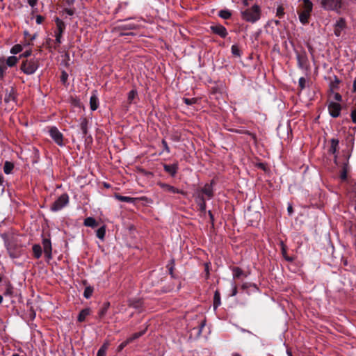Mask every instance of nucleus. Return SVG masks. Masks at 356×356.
Returning <instances> with one entry per match:
<instances>
[{"mask_svg":"<svg viewBox=\"0 0 356 356\" xmlns=\"http://www.w3.org/2000/svg\"><path fill=\"white\" fill-rule=\"evenodd\" d=\"M7 70V66L5 63H0V79H3Z\"/></svg>","mask_w":356,"mask_h":356,"instance_id":"obj_46","label":"nucleus"},{"mask_svg":"<svg viewBox=\"0 0 356 356\" xmlns=\"http://www.w3.org/2000/svg\"><path fill=\"white\" fill-rule=\"evenodd\" d=\"M347 165H348L347 163H344V165L342 168L341 172L340 178L342 181H345L347 179V175H348Z\"/></svg>","mask_w":356,"mask_h":356,"instance_id":"obj_41","label":"nucleus"},{"mask_svg":"<svg viewBox=\"0 0 356 356\" xmlns=\"http://www.w3.org/2000/svg\"><path fill=\"white\" fill-rule=\"evenodd\" d=\"M130 343L127 339L121 343L118 347V352H121Z\"/></svg>","mask_w":356,"mask_h":356,"instance_id":"obj_50","label":"nucleus"},{"mask_svg":"<svg viewBox=\"0 0 356 356\" xmlns=\"http://www.w3.org/2000/svg\"><path fill=\"white\" fill-rule=\"evenodd\" d=\"M306 79L305 77H300L298 81V87L300 90H303L305 88Z\"/></svg>","mask_w":356,"mask_h":356,"instance_id":"obj_47","label":"nucleus"},{"mask_svg":"<svg viewBox=\"0 0 356 356\" xmlns=\"http://www.w3.org/2000/svg\"><path fill=\"white\" fill-rule=\"evenodd\" d=\"M109 342L108 341H105L100 348L98 350L97 356H106V351L109 346Z\"/></svg>","mask_w":356,"mask_h":356,"instance_id":"obj_26","label":"nucleus"},{"mask_svg":"<svg viewBox=\"0 0 356 356\" xmlns=\"http://www.w3.org/2000/svg\"><path fill=\"white\" fill-rule=\"evenodd\" d=\"M237 286H234L233 287V289H232V296H234L237 294Z\"/></svg>","mask_w":356,"mask_h":356,"instance_id":"obj_63","label":"nucleus"},{"mask_svg":"<svg viewBox=\"0 0 356 356\" xmlns=\"http://www.w3.org/2000/svg\"><path fill=\"white\" fill-rule=\"evenodd\" d=\"M205 323H206V321H205V320H203V321L200 323V325H199V328H201V329H202V330H203V328H204V326H205Z\"/></svg>","mask_w":356,"mask_h":356,"instance_id":"obj_64","label":"nucleus"},{"mask_svg":"<svg viewBox=\"0 0 356 356\" xmlns=\"http://www.w3.org/2000/svg\"><path fill=\"white\" fill-rule=\"evenodd\" d=\"M313 9V3L310 0H302L300 10H298L299 20L303 24L306 25L309 22V18Z\"/></svg>","mask_w":356,"mask_h":356,"instance_id":"obj_2","label":"nucleus"},{"mask_svg":"<svg viewBox=\"0 0 356 356\" xmlns=\"http://www.w3.org/2000/svg\"><path fill=\"white\" fill-rule=\"evenodd\" d=\"M55 23L56 25V29L55 31V42L59 45L62 41L61 38L63 36V34L64 33L65 29H66V24L65 23L60 19L59 17H55Z\"/></svg>","mask_w":356,"mask_h":356,"instance_id":"obj_4","label":"nucleus"},{"mask_svg":"<svg viewBox=\"0 0 356 356\" xmlns=\"http://www.w3.org/2000/svg\"><path fill=\"white\" fill-rule=\"evenodd\" d=\"M183 102L188 106L193 105L197 102V98H183Z\"/></svg>","mask_w":356,"mask_h":356,"instance_id":"obj_44","label":"nucleus"},{"mask_svg":"<svg viewBox=\"0 0 356 356\" xmlns=\"http://www.w3.org/2000/svg\"><path fill=\"white\" fill-rule=\"evenodd\" d=\"M284 9L282 6H279L277 8L276 11V16L278 17L280 19H282L284 15Z\"/></svg>","mask_w":356,"mask_h":356,"instance_id":"obj_45","label":"nucleus"},{"mask_svg":"<svg viewBox=\"0 0 356 356\" xmlns=\"http://www.w3.org/2000/svg\"><path fill=\"white\" fill-rule=\"evenodd\" d=\"M287 211L289 213V215H292L293 212V207L291 204H289L287 207Z\"/></svg>","mask_w":356,"mask_h":356,"instance_id":"obj_62","label":"nucleus"},{"mask_svg":"<svg viewBox=\"0 0 356 356\" xmlns=\"http://www.w3.org/2000/svg\"><path fill=\"white\" fill-rule=\"evenodd\" d=\"M297 61L298 66L299 68L305 70L308 69L309 60L307 58V53L305 51L297 53Z\"/></svg>","mask_w":356,"mask_h":356,"instance_id":"obj_8","label":"nucleus"},{"mask_svg":"<svg viewBox=\"0 0 356 356\" xmlns=\"http://www.w3.org/2000/svg\"><path fill=\"white\" fill-rule=\"evenodd\" d=\"M138 96L136 90H131L128 93L127 101L129 104L133 103L134 99Z\"/></svg>","mask_w":356,"mask_h":356,"instance_id":"obj_35","label":"nucleus"},{"mask_svg":"<svg viewBox=\"0 0 356 356\" xmlns=\"http://www.w3.org/2000/svg\"><path fill=\"white\" fill-rule=\"evenodd\" d=\"M208 214H209V216L210 218V222L211 224V226L213 227H214V216L211 211H208Z\"/></svg>","mask_w":356,"mask_h":356,"instance_id":"obj_55","label":"nucleus"},{"mask_svg":"<svg viewBox=\"0 0 356 356\" xmlns=\"http://www.w3.org/2000/svg\"><path fill=\"white\" fill-rule=\"evenodd\" d=\"M120 28L124 30H134L137 28V25L133 23H125L122 24Z\"/></svg>","mask_w":356,"mask_h":356,"instance_id":"obj_40","label":"nucleus"},{"mask_svg":"<svg viewBox=\"0 0 356 356\" xmlns=\"http://www.w3.org/2000/svg\"><path fill=\"white\" fill-rule=\"evenodd\" d=\"M92 311L89 307L82 309L77 316V321L80 323L84 322L86 319V317L90 315Z\"/></svg>","mask_w":356,"mask_h":356,"instance_id":"obj_20","label":"nucleus"},{"mask_svg":"<svg viewBox=\"0 0 356 356\" xmlns=\"http://www.w3.org/2000/svg\"><path fill=\"white\" fill-rule=\"evenodd\" d=\"M22 51V47L21 44H15L14 45L11 49L10 53L13 54H17Z\"/></svg>","mask_w":356,"mask_h":356,"instance_id":"obj_43","label":"nucleus"},{"mask_svg":"<svg viewBox=\"0 0 356 356\" xmlns=\"http://www.w3.org/2000/svg\"><path fill=\"white\" fill-rule=\"evenodd\" d=\"M218 15L222 19H228L231 17L232 13L228 10H221L219 11Z\"/></svg>","mask_w":356,"mask_h":356,"instance_id":"obj_36","label":"nucleus"},{"mask_svg":"<svg viewBox=\"0 0 356 356\" xmlns=\"http://www.w3.org/2000/svg\"><path fill=\"white\" fill-rule=\"evenodd\" d=\"M322 8L325 10L339 11L342 6L341 0H321Z\"/></svg>","mask_w":356,"mask_h":356,"instance_id":"obj_6","label":"nucleus"},{"mask_svg":"<svg viewBox=\"0 0 356 356\" xmlns=\"http://www.w3.org/2000/svg\"><path fill=\"white\" fill-rule=\"evenodd\" d=\"M175 259H172L169 261V262L166 266L167 268L168 269L169 274L170 275L172 278H176V276L174 273L175 264Z\"/></svg>","mask_w":356,"mask_h":356,"instance_id":"obj_29","label":"nucleus"},{"mask_svg":"<svg viewBox=\"0 0 356 356\" xmlns=\"http://www.w3.org/2000/svg\"><path fill=\"white\" fill-rule=\"evenodd\" d=\"M341 110V106L339 103L332 102L328 104V111L332 118L339 117Z\"/></svg>","mask_w":356,"mask_h":356,"instance_id":"obj_12","label":"nucleus"},{"mask_svg":"<svg viewBox=\"0 0 356 356\" xmlns=\"http://www.w3.org/2000/svg\"><path fill=\"white\" fill-rule=\"evenodd\" d=\"M282 254L283 257L287 261L292 262L293 261V257H289V256L287 255L286 248V247L284 245L282 247Z\"/></svg>","mask_w":356,"mask_h":356,"instance_id":"obj_42","label":"nucleus"},{"mask_svg":"<svg viewBox=\"0 0 356 356\" xmlns=\"http://www.w3.org/2000/svg\"><path fill=\"white\" fill-rule=\"evenodd\" d=\"M109 307H110V302H106L104 303V305H102V307H101V309L98 312V316H97V318L99 320L102 319L104 317V316L106 315V314L108 312V309Z\"/></svg>","mask_w":356,"mask_h":356,"instance_id":"obj_21","label":"nucleus"},{"mask_svg":"<svg viewBox=\"0 0 356 356\" xmlns=\"http://www.w3.org/2000/svg\"><path fill=\"white\" fill-rule=\"evenodd\" d=\"M157 185L161 188L163 189L164 191H166V192H169V193H177V194H182V195H184L185 193L181 191V190H179L168 184H165V183H163V182H161V181H159L157 182Z\"/></svg>","mask_w":356,"mask_h":356,"instance_id":"obj_11","label":"nucleus"},{"mask_svg":"<svg viewBox=\"0 0 356 356\" xmlns=\"http://www.w3.org/2000/svg\"><path fill=\"white\" fill-rule=\"evenodd\" d=\"M80 129L81 130L83 136H86L88 134V120L84 118L81 120L80 123Z\"/></svg>","mask_w":356,"mask_h":356,"instance_id":"obj_23","label":"nucleus"},{"mask_svg":"<svg viewBox=\"0 0 356 356\" xmlns=\"http://www.w3.org/2000/svg\"><path fill=\"white\" fill-rule=\"evenodd\" d=\"M49 134L53 140L59 146H63V134L58 130L56 127H51L49 130Z\"/></svg>","mask_w":356,"mask_h":356,"instance_id":"obj_7","label":"nucleus"},{"mask_svg":"<svg viewBox=\"0 0 356 356\" xmlns=\"http://www.w3.org/2000/svg\"><path fill=\"white\" fill-rule=\"evenodd\" d=\"M14 99H15V97L11 92L9 94H6L4 97V102L6 103L9 102L10 100H14Z\"/></svg>","mask_w":356,"mask_h":356,"instance_id":"obj_51","label":"nucleus"},{"mask_svg":"<svg viewBox=\"0 0 356 356\" xmlns=\"http://www.w3.org/2000/svg\"><path fill=\"white\" fill-rule=\"evenodd\" d=\"M351 119L353 123L356 124V108H354L350 114Z\"/></svg>","mask_w":356,"mask_h":356,"instance_id":"obj_54","label":"nucleus"},{"mask_svg":"<svg viewBox=\"0 0 356 356\" xmlns=\"http://www.w3.org/2000/svg\"><path fill=\"white\" fill-rule=\"evenodd\" d=\"M105 234H106V229L104 226L99 227L97 230L96 236L99 239L103 240L105 237Z\"/></svg>","mask_w":356,"mask_h":356,"instance_id":"obj_38","label":"nucleus"},{"mask_svg":"<svg viewBox=\"0 0 356 356\" xmlns=\"http://www.w3.org/2000/svg\"><path fill=\"white\" fill-rule=\"evenodd\" d=\"M42 245L45 257L48 260L51 259L52 258V247L50 238H44L42 239Z\"/></svg>","mask_w":356,"mask_h":356,"instance_id":"obj_10","label":"nucleus"},{"mask_svg":"<svg viewBox=\"0 0 356 356\" xmlns=\"http://www.w3.org/2000/svg\"><path fill=\"white\" fill-rule=\"evenodd\" d=\"M115 197L119 201L123 202L134 203L135 201V198H134V197L122 196V195H118V194L115 195Z\"/></svg>","mask_w":356,"mask_h":356,"instance_id":"obj_31","label":"nucleus"},{"mask_svg":"<svg viewBox=\"0 0 356 356\" xmlns=\"http://www.w3.org/2000/svg\"><path fill=\"white\" fill-rule=\"evenodd\" d=\"M13 287L10 282H6L5 285V289L3 291L4 296H11L13 294Z\"/></svg>","mask_w":356,"mask_h":356,"instance_id":"obj_34","label":"nucleus"},{"mask_svg":"<svg viewBox=\"0 0 356 356\" xmlns=\"http://www.w3.org/2000/svg\"><path fill=\"white\" fill-rule=\"evenodd\" d=\"M234 279L240 278L241 276H246L244 271L239 267H234L232 268Z\"/></svg>","mask_w":356,"mask_h":356,"instance_id":"obj_28","label":"nucleus"},{"mask_svg":"<svg viewBox=\"0 0 356 356\" xmlns=\"http://www.w3.org/2000/svg\"><path fill=\"white\" fill-rule=\"evenodd\" d=\"M196 203L199 207V210L200 212L205 213H206V199L202 194L198 193L196 197Z\"/></svg>","mask_w":356,"mask_h":356,"instance_id":"obj_17","label":"nucleus"},{"mask_svg":"<svg viewBox=\"0 0 356 356\" xmlns=\"http://www.w3.org/2000/svg\"><path fill=\"white\" fill-rule=\"evenodd\" d=\"M140 172L146 176H153V173L144 169H140Z\"/></svg>","mask_w":356,"mask_h":356,"instance_id":"obj_57","label":"nucleus"},{"mask_svg":"<svg viewBox=\"0 0 356 356\" xmlns=\"http://www.w3.org/2000/svg\"><path fill=\"white\" fill-rule=\"evenodd\" d=\"M236 132L238 133V134H247L248 136H250L254 140H257L256 135L254 134L251 133L250 131H249L248 130H246V131L237 130V131H236Z\"/></svg>","mask_w":356,"mask_h":356,"instance_id":"obj_48","label":"nucleus"},{"mask_svg":"<svg viewBox=\"0 0 356 356\" xmlns=\"http://www.w3.org/2000/svg\"><path fill=\"white\" fill-rule=\"evenodd\" d=\"M163 169L164 170L168 172L171 177H174L179 169V165L177 163H173L172 165H168L166 163H163Z\"/></svg>","mask_w":356,"mask_h":356,"instance_id":"obj_15","label":"nucleus"},{"mask_svg":"<svg viewBox=\"0 0 356 356\" xmlns=\"http://www.w3.org/2000/svg\"><path fill=\"white\" fill-rule=\"evenodd\" d=\"M346 22L345 19L340 18L334 24V33L337 37L341 35V31L346 28Z\"/></svg>","mask_w":356,"mask_h":356,"instance_id":"obj_14","label":"nucleus"},{"mask_svg":"<svg viewBox=\"0 0 356 356\" xmlns=\"http://www.w3.org/2000/svg\"><path fill=\"white\" fill-rule=\"evenodd\" d=\"M85 138V143H90L92 142V138L91 135H87L86 136H83Z\"/></svg>","mask_w":356,"mask_h":356,"instance_id":"obj_58","label":"nucleus"},{"mask_svg":"<svg viewBox=\"0 0 356 356\" xmlns=\"http://www.w3.org/2000/svg\"><path fill=\"white\" fill-rule=\"evenodd\" d=\"M18 61V58L15 56H9L6 61V65L8 67H13L15 66Z\"/></svg>","mask_w":356,"mask_h":356,"instance_id":"obj_32","label":"nucleus"},{"mask_svg":"<svg viewBox=\"0 0 356 356\" xmlns=\"http://www.w3.org/2000/svg\"><path fill=\"white\" fill-rule=\"evenodd\" d=\"M44 20V17L42 15H37L35 17V22L38 24H41Z\"/></svg>","mask_w":356,"mask_h":356,"instance_id":"obj_53","label":"nucleus"},{"mask_svg":"<svg viewBox=\"0 0 356 356\" xmlns=\"http://www.w3.org/2000/svg\"><path fill=\"white\" fill-rule=\"evenodd\" d=\"M334 98L337 102L342 101V96L338 92L334 94Z\"/></svg>","mask_w":356,"mask_h":356,"instance_id":"obj_60","label":"nucleus"},{"mask_svg":"<svg viewBox=\"0 0 356 356\" xmlns=\"http://www.w3.org/2000/svg\"><path fill=\"white\" fill-rule=\"evenodd\" d=\"M63 11L69 15H73L74 14V10L71 8H64Z\"/></svg>","mask_w":356,"mask_h":356,"instance_id":"obj_56","label":"nucleus"},{"mask_svg":"<svg viewBox=\"0 0 356 356\" xmlns=\"http://www.w3.org/2000/svg\"><path fill=\"white\" fill-rule=\"evenodd\" d=\"M128 306L136 309H141L143 307V301L140 298H132L128 300Z\"/></svg>","mask_w":356,"mask_h":356,"instance_id":"obj_19","label":"nucleus"},{"mask_svg":"<svg viewBox=\"0 0 356 356\" xmlns=\"http://www.w3.org/2000/svg\"><path fill=\"white\" fill-rule=\"evenodd\" d=\"M221 305L220 293L218 290L214 292L213 296V308L216 309Z\"/></svg>","mask_w":356,"mask_h":356,"instance_id":"obj_27","label":"nucleus"},{"mask_svg":"<svg viewBox=\"0 0 356 356\" xmlns=\"http://www.w3.org/2000/svg\"><path fill=\"white\" fill-rule=\"evenodd\" d=\"M31 53H32L31 50H27V51H24L20 56H22L24 58H28L31 55Z\"/></svg>","mask_w":356,"mask_h":356,"instance_id":"obj_59","label":"nucleus"},{"mask_svg":"<svg viewBox=\"0 0 356 356\" xmlns=\"http://www.w3.org/2000/svg\"><path fill=\"white\" fill-rule=\"evenodd\" d=\"M7 250L9 255L12 258H18L21 255L22 248L19 247H13L12 245H7Z\"/></svg>","mask_w":356,"mask_h":356,"instance_id":"obj_18","label":"nucleus"},{"mask_svg":"<svg viewBox=\"0 0 356 356\" xmlns=\"http://www.w3.org/2000/svg\"><path fill=\"white\" fill-rule=\"evenodd\" d=\"M241 15L244 21L254 24L260 19L261 10L259 5L254 4L250 8L241 10Z\"/></svg>","mask_w":356,"mask_h":356,"instance_id":"obj_1","label":"nucleus"},{"mask_svg":"<svg viewBox=\"0 0 356 356\" xmlns=\"http://www.w3.org/2000/svg\"><path fill=\"white\" fill-rule=\"evenodd\" d=\"M83 225L86 227L95 228L97 227L98 223L94 218L88 217L84 220Z\"/></svg>","mask_w":356,"mask_h":356,"instance_id":"obj_24","label":"nucleus"},{"mask_svg":"<svg viewBox=\"0 0 356 356\" xmlns=\"http://www.w3.org/2000/svg\"><path fill=\"white\" fill-rule=\"evenodd\" d=\"M93 291H94V289H93L92 286H86L85 288V290H84V292H83V296L86 299H89L92 296Z\"/></svg>","mask_w":356,"mask_h":356,"instance_id":"obj_37","label":"nucleus"},{"mask_svg":"<svg viewBox=\"0 0 356 356\" xmlns=\"http://www.w3.org/2000/svg\"><path fill=\"white\" fill-rule=\"evenodd\" d=\"M69 203V196L67 193L62 194L51 206V211L56 212L61 210Z\"/></svg>","mask_w":356,"mask_h":356,"instance_id":"obj_5","label":"nucleus"},{"mask_svg":"<svg viewBox=\"0 0 356 356\" xmlns=\"http://www.w3.org/2000/svg\"><path fill=\"white\" fill-rule=\"evenodd\" d=\"M213 181H211L210 184H206L203 188H202L198 193L205 195L208 200H210L213 197Z\"/></svg>","mask_w":356,"mask_h":356,"instance_id":"obj_13","label":"nucleus"},{"mask_svg":"<svg viewBox=\"0 0 356 356\" xmlns=\"http://www.w3.org/2000/svg\"><path fill=\"white\" fill-rule=\"evenodd\" d=\"M232 54L236 57H240L241 55V50L238 45L233 44L231 47Z\"/></svg>","mask_w":356,"mask_h":356,"instance_id":"obj_39","label":"nucleus"},{"mask_svg":"<svg viewBox=\"0 0 356 356\" xmlns=\"http://www.w3.org/2000/svg\"><path fill=\"white\" fill-rule=\"evenodd\" d=\"M339 140L332 138L330 140V147L329 148L328 152L331 154H335L339 147Z\"/></svg>","mask_w":356,"mask_h":356,"instance_id":"obj_22","label":"nucleus"},{"mask_svg":"<svg viewBox=\"0 0 356 356\" xmlns=\"http://www.w3.org/2000/svg\"><path fill=\"white\" fill-rule=\"evenodd\" d=\"M39 67V63L37 59H26L22 63L20 69L26 74L31 75L35 72Z\"/></svg>","mask_w":356,"mask_h":356,"instance_id":"obj_3","label":"nucleus"},{"mask_svg":"<svg viewBox=\"0 0 356 356\" xmlns=\"http://www.w3.org/2000/svg\"><path fill=\"white\" fill-rule=\"evenodd\" d=\"M210 29L213 33L219 35L222 38H225L228 35L226 28L221 24L211 26Z\"/></svg>","mask_w":356,"mask_h":356,"instance_id":"obj_9","label":"nucleus"},{"mask_svg":"<svg viewBox=\"0 0 356 356\" xmlns=\"http://www.w3.org/2000/svg\"><path fill=\"white\" fill-rule=\"evenodd\" d=\"M32 250L33 253V257L35 259H39L42 256V250L39 244H34L32 247Z\"/></svg>","mask_w":356,"mask_h":356,"instance_id":"obj_25","label":"nucleus"},{"mask_svg":"<svg viewBox=\"0 0 356 356\" xmlns=\"http://www.w3.org/2000/svg\"><path fill=\"white\" fill-rule=\"evenodd\" d=\"M147 327L145 328L143 330L136 332L133 334L130 337L127 338V339L129 341V343L133 342L135 339H138L139 337H142L145 333L146 332Z\"/></svg>","mask_w":356,"mask_h":356,"instance_id":"obj_30","label":"nucleus"},{"mask_svg":"<svg viewBox=\"0 0 356 356\" xmlns=\"http://www.w3.org/2000/svg\"><path fill=\"white\" fill-rule=\"evenodd\" d=\"M68 79V74L65 71H63L60 75V81L63 84H65Z\"/></svg>","mask_w":356,"mask_h":356,"instance_id":"obj_49","label":"nucleus"},{"mask_svg":"<svg viewBox=\"0 0 356 356\" xmlns=\"http://www.w3.org/2000/svg\"><path fill=\"white\" fill-rule=\"evenodd\" d=\"M37 1L38 0H28V3L31 7H34L37 4Z\"/></svg>","mask_w":356,"mask_h":356,"instance_id":"obj_61","label":"nucleus"},{"mask_svg":"<svg viewBox=\"0 0 356 356\" xmlns=\"http://www.w3.org/2000/svg\"><path fill=\"white\" fill-rule=\"evenodd\" d=\"M99 98L97 96V90H93L92 92V95L90 99V108L92 111H96L99 107Z\"/></svg>","mask_w":356,"mask_h":356,"instance_id":"obj_16","label":"nucleus"},{"mask_svg":"<svg viewBox=\"0 0 356 356\" xmlns=\"http://www.w3.org/2000/svg\"><path fill=\"white\" fill-rule=\"evenodd\" d=\"M14 168V165L10 161H6L3 165V172L5 174H10Z\"/></svg>","mask_w":356,"mask_h":356,"instance_id":"obj_33","label":"nucleus"},{"mask_svg":"<svg viewBox=\"0 0 356 356\" xmlns=\"http://www.w3.org/2000/svg\"><path fill=\"white\" fill-rule=\"evenodd\" d=\"M161 144L163 147V149L167 152V153H170V147L167 143V142L165 140H162L161 141Z\"/></svg>","mask_w":356,"mask_h":356,"instance_id":"obj_52","label":"nucleus"}]
</instances>
